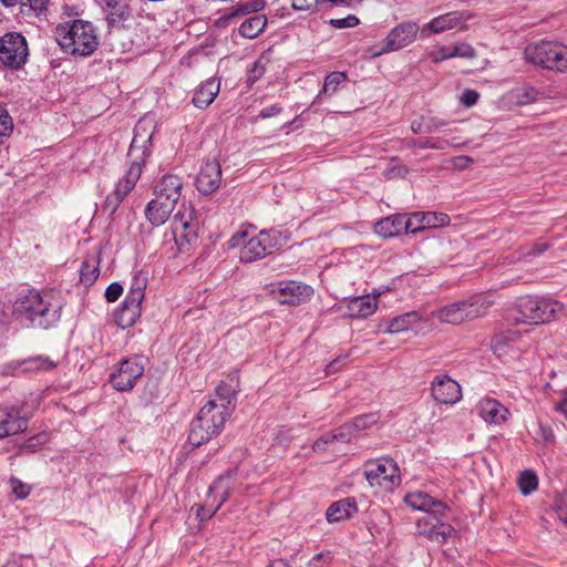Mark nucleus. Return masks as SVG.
Returning a JSON list of instances; mask_svg holds the SVG:
<instances>
[{"instance_id": "f257e3e1", "label": "nucleus", "mask_w": 567, "mask_h": 567, "mask_svg": "<svg viewBox=\"0 0 567 567\" xmlns=\"http://www.w3.org/2000/svg\"><path fill=\"white\" fill-rule=\"evenodd\" d=\"M55 37L61 50L71 55L90 56L100 45L95 27L82 19L59 24Z\"/></svg>"}, {"instance_id": "f03ea898", "label": "nucleus", "mask_w": 567, "mask_h": 567, "mask_svg": "<svg viewBox=\"0 0 567 567\" xmlns=\"http://www.w3.org/2000/svg\"><path fill=\"white\" fill-rule=\"evenodd\" d=\"M230 414L223 404L207 402L190 423L188 433L189 444L198 447L219 435Z\"/></svg>"}, {"instance_id": "7ed1b4c3", "label": "nucleus", "mask_w": 567, "mask_h": 567, "mask_svg": "<svg viewBox=\"0 0 567 567\" xmlns=\"http://www.w3.org/2000/svg\"><path fill=\"white\" fill-rule=\"evenodd\" d=\"M494 303L495 299L492 293H481L449 303L433 312V316L443 323L460 324L486 316Z\"/></svg>"}, {"instance_id": "20e7f679", "label": "nucleus", "mask_w": 567, "mask_h": 567, "mask_svg": "<svg viewBox=\"0 0 567 567\" xmlns=\"http://www.w3.org/2000/svg\"><path fill=\"white\" fill-rule=\"evenodd\" d=\"M526 61L544 69L567 70V45L553 41H539L528 44L524 50Z\"/></svg>"}, {"instance_id": "39448f33", "label": "nucleus", "mask_w": 567, "mask_h": 567, "mask_svg": "<svg viewBox=\"0 0 567 567\" xmlns=\"http://www.w3.org/2000/svg\"><path fill=\"white\" fill-rule=\"evenodd\" d=\"M246 237L247 233L244 231L234 235L231 240L235 245L243 244L239 254L240 261L250 264L265 258L279 245L280 233L275 229L261 230L247 241H243Z\"/></svg>"}, {"instance_id": "423d86ee", "label": "nucleus", "mask_w": 567, "mask_h": 567, "mask_svg": "<svg viewBox=\"0 0 567 567\" xmlns=\"http://www.w3.org/2000/svg\"><path fill=\"white\" fill-rule=\"evenodd\" d=\"M377 421L378 417L375 414L360 415L353 419L351 423L343 424L337 430L322 435L313 443L312 450L315 452H324L328 450L336 452L337 449L334 445L337 443H349L353 439L355 432L369 429L372 424H375Z\"/></svg>"}, {"instance_id": "0eeeda50", "label": "nucleus", "mask_w": 567, "mask_h": 567, "mask_svg": "<svg viewBox=\"0 0 567 567\" xmlns=\"http://www.w3.org/2000/svg\"><path fill=\"white\" fill-rule=\"evenodd\" d=\"M523 322L546 323L563 313L564 305L550 298L525 297L518 301Z\"/></svg>"}, {"instance_id": "6e6552de", "label": "nucleus", "mask_w": 567, "mask_h": 567, "mask_svg": "<svg viewBox=\"0 0 567 567\" xmlns=\"http://www.w3.org/2000/svg\"><path fill=\"white\" fill-rule=\"evenodd\" d=\"M155 132L154 122L150 118H141L134 127V136L131 142L127 157L128 165H137L143 172V167L152 153V138Z\"/></svg>"}, {"instance_id": "1a4fd4ad", "label": "nucleus", "mask_w": 567, "mask_h": 567, "mask_svg": "<svg viewBox=\"0 0 567 567\" xmlns=\"http://www.w3.org/2000/svg\"><path fill=\"white\" fill-rule=\"evenodd\" d=\"M364 475L369 484L383 492H392L401 482L398 464L392 458H379L365 464Z\"/></svg>"}, {"instance_id": "9d476101", "label": "nucleus", "mask_w": 567, "mask_h": 567, "mask_svg": "<svg viewBox=\"0 0 567 567\" xmlns=\"http://www.w3.org/2000/svg\"><path fill=\"white\" fill-rule=\"evenodd\" d=\"M29 49L21 33L8 32L0 38V63L6 68L18 70L28 59Z\"/></svg>"}, {"instance_id": "9b49d317", "label": "nucleus", "mask_w": 567, "mask_h": 567, "mask_svg": "<svg viewBox=\"0 0 567 567\" xmlns=\"http://www.w3.org/2000/svg\"><path fill=\"white\" fill-rule=\"evenodd\" d=\"M144 374V364L137 357L120 361L114 371L110 374L112 386L121 392L131 391L138 379Z\"/></svg>"}, {"instance_id": "f8f14e48", "label": "nucleus", "mask_w": 567, "mask_h": 567, "mask_svg": "<svg viewBox=\"0 0 567 567\" xmlns=\"http://www.w3.org/2000/svg\"><path fill=\"white\" fill-rule=\"evenodd\" d=\"M419 32L421 33V28L414 21L399 23L385 37L383 48L373 52L372 56H380L406 48L416 40Z\"/></svg>"}, {"instance_id": "ddd939ff", "label": "nucleus", "mask_w": 567, "mask_h": 567, "mask_svg": "<svg viewBox=\"0 0 567 567\" xmlns=\"http://www.w3.org/2000/svg\"><path fill=\"white\" fill-rule=\"evenodd\" d=\"M172 231L174 239L181 249L196 240L198 235V223L194 217V209L190 206L183 204L178 212L173 216Z\"/></svg>"}, {"instance_id": "4468645a", "label": "nucleus", "mask_w": 567, "mask_h": 567, "mask_svg": "<svg viewBox=\"0 0 567 567\" xmlns=\"http://www.w3.org/2000/svg\"><path fill=\"white\" fill-rule=\"evenodd\" d=\"M37 306L39 309L33 317L31 327L49 329L59 322L63 303L56 295L50 291L43 292L42 300Z\"/></svg>"}, {"instance_id": "2eb2a0df", "label": "nucleus", "mask_w": 567, "mask_h": 567, "mask_svg": "<svg viewBox=\"0 0 567 567\" xmlns=\"http://www.w3.org/2000/svg\"><path fill=\"white\" fill-rule=\"evenodd\" d=\"M142 171L137 165H128L123 177L116 183L115 189L104 200V209L114 214L125 196L135 187L141 178Z\"/></svg>"}, {"instance_id": "dca6fc26", "label": "nucleus", "mask_w": 567, "mask_h": 567, "mask_svg": "<svg viewBox=\"0 0 567 567\" xmlns=\"http://www.w3.org/2000/svg\"><path fill=\"white\" fill-rule=\"evenodd\" d=\"M470 18L471 14L463 11H453L433 18L421 28V38H427L431 33H442L452 29H465Z\"/></svg>"}, {"instance_id": "f3484780", "label": "nucleus", "mask_w": 567, "mask_h": 567, "mask_svg": "<svg viewBox=\"0 0 567 567\" xmlns=\"http://www.w3.org/2000/svg\"><path fill=\"white\" fill-rule=\"evenodd\" d=\"M43 292L35 289H28L21 292L12 305V317L21 322L31 326L33 317L38 312V303L42 300Z\"/></svg>"}, {"instance_id": "a211bd4d", "label": "nucleus", "mask_w": 567, "mask_h": 567, "mask_svg": "<svg viewBox=\"0 0 567 567\" xmlns=\"http://www.w3.org/2000/svg\"><path fill=\"white\" fill-rule=\"evenodd\" d=\"M230 483L231 474L227 473L226 475L219 476L209 487V497H218V503L215 507H213L212 505L199 506L197 509V517L200 520H208L209 518H212L221 507V505L230 497Z\"/></svg>"}, {"instance_id": "6ab92c4d", "label": "nucleus", "mask_w": 567, "mask_h": 567, "mask_svg": "<svg viewBox=\"0 0 567 567\" xmlns=\"http://www.w3.org/2000/svg\"><path fill=\"white\" fill-rule=\"evenodd\" d=\"M442 516L429 515L416 522V533L430 542L443 544L454 530L450 524L440 520Z\"/></svg>"}, {"instance_id": "aec40b11", "label": "nucleus", "mask_w": 567, "mask_h": 567, "mask_svg": "<svg viewBox=\"0 0 567 567\" xmlns=\"http://www.w3.org/2000/svg\"><path fill=\"white\" fill-rule=\"evenodd\" d=\"M433 399L441 404H454L462 398L460 384L446 374L436 375L431 383Z\"/></svg>"}, {"instance_id": "412c9836", "label": "nucleus", "mask_w": 567, "mask_h": 567, "mask_svg": "<svg viewBox=\"0 0 567 567\" xmlns=\"http://www.w3.org/2000/svg\"><path fill=\"white\" fill-rule=\"evenodd\" d=\"M280 303L284 305H299L311 298L313 289L298 281H281L278 284V289L274 290Z\"/></svg>"}, {"instance_id": "4be33fe9", "label": "nucleus", "mask_w": 567, "mask_h": 567, "mask_svg": "<svg viewBox=\"0 0 567 567\" xmlns=\"http://www.w3.org/2000/svg\"><path fill=\"white\" fill-rule=\"evenodd\" d=\"M27 426L28 421L21 415L19 408L0 405V439L22 433Z\"/></svg>"}, {"instance_id": "5701e85b", "label": "nucleus", "mask_w": 567, "mask_h": 567, "mask_svg": "<svg viewBox=\"0 0 567 567\" xmlns=\"http://www.w3.org/2000/svg\"><path fill=\"white\" fill-rule=\"evenodd\" d=\"M142 313V302L140 297V289L133 290L125 296L115 313V320L122 329L132 327Z\"/></svg>"}, {"instance_id": "b1692460", "label": "nucleus", "mask_w": 567, "mask_h": 567, "mask_svg": "<svg viewBox=\"0 0 567 567\" xmlns=\"http://www.w3.org/2000/svg\"><path fill=\"white\" fill-rule=\"evenodd\" d=\"M478 415L489 425H502L511 417L509 410L494 398L485 396L476 405Z\"/></svg>"}, {"instance_id": "393cba45", "label": "nucleus", "mask_w": 567, "mask_h": 567, "mask_svg": "<svg viewBox=\"0 0 567 567\" xmlns=\"http://www.w3.org/2000/svg\"><path fill=\"white\" fill-rule=\"evenodd\" d=\"M426 56L437 64L453 58L473 59L476 56V51L470 43L456 42L450 45H436L426 53Z\"/></svg>"}, {"instance_id": "a878e982", "label": "nucleus", "mask_w": 567, "mask_h": 567, "mask_svg": "<svg viewBox=\"0 0 567 567\" xmlns=\"http://www.w3.org/2000/svg\"><path fill=\"white\" fill-rule=\"evenodd\" d=\"M405 504L414 511L425 512L429 515L445 516L449 511L442 501L432 498L429 494L417 491L404 497Z\"/></svg>"}, {"instance_id": "bb28decb", "label": "nucleus", "mask_w": 567, "mask_h": 567, "mask_svg": "<svg viewBox=\"0 0 567 567\" xmlns=\"http://www.w3.org/2000/svg\"><path fill=\"white\" fill-rule=\"evenodd\" d=\"M221 183V168L218 161L206 162L196 178V186L199 193L209 195L216 192Z\"/></svg>"}, {"instance_id": "cd10ccee", "label": "nucleus", "mask_w": 567, "mask_h": 567, "mask_svg": "<svg viewBox=\"0 0 567 567\" xmlns=\"http://www.w3.org/2000/svg\"><path fill=\"white\" fill-rule=\"evenodd\" d=\"M54 368L55 363L49 357L35 355L8 363L3 373L16 375L20 372L49 371Z\"/></svg>"}, {"instance_id": "c85d7f7f", "label": "nucleus", "mask_w": 567, "mask_h": 567, "mask_svg": "<svg viewBox=\"0 0 567 567\" xmlns=\"http://www.w3.org/2000/svg\"><path fill=\"white\" fill-rule=\"evenodd\" d=\"M183 183L179 176L174 174L164 175L154 186L156 198L171 202L176 205L182 195Z\"/></svg>"}, {"instance_id": "c756f323", "label": "nucleus", "mask_w": 567, "mask_h": 567, "mask_svg": "<svg viewBox=\"0 0 567 567\" xmlns=\"http://www.w3.org/2000/svg\"><path fill=\"white\" fill-rule=\"evenodd\" d=\"M379 295H364L347 301V313L351 318H367L378 309Z\"/></svg>"}, {"instance_id": "7c9ffc66", "label": "nucleus", "mask_w": 567, "mask_h": 567, "mask_svg": "<svg viewBox=\"0 0 567 567\" xmlns=\"http://www.w3.org/2000/svg\"><path fill=\"white\" fill-rule=\"evenodd\" d=\"M358 512V505L354 498L346 497L333 502L326 512V518L329 523H340L353 517Z\"/></svg>"}, {"instance_id": "2f4dec72", "label": "nucleus", "mask_w": 567, "mask_h": 567, "mask_svg": "<svg viewBox=\"0 0 567 567\" xmlns=\"http://www.w3.org/2000/svg\"><path fill=\"white\" fill-rule=\"evenodd\" d=\"M175 206L176 205L171 204V202L155 197L147 204L145 208V216L152 226L158 227L166 223Z\"/></svg>"}, {"instance_id": "473e14b6", "label": "nucleus", "mask_w": 567, "mask_h": 567, "mask_svg": "<svg viewBox=\"0 0 567 567\" xmlns=\"http://www.w3.org/2000/svg\"><path fill=\"white\" fill-rule=\"evenodd\" d=\"M374 231L384 238L406 234L404 226V214H395L380 219L374 225Z\"/></svg>"}, {"instance_id": "72a5a7b5", "label": "nucleus", "mask_w": 567, "mask_h": 567, "mask_svg": "<svg viewBox=\"0 0 567 567\" xmlns=\"http://www.w3.org/2000/svg\"><path fill=\"white\" fill-rule=\"evenodd\" d=\"M220 83L216 79L205 81L194 93L193 104L200 110L210 105L219 93Z\"/></svg>"}, {"instance_id": "f704fd0d", "label": "nucleus", "mask_w": 567, "mask_h": 567, "mask_svg": "<svg viewBox=\"0 0 567 567\" xmlns=\"http://www.w3.org/2000/svg\"><path fill=\"white\" fill-rule=\"evenodd\" d=\"M104 12L109 25L112 28L123 25L131 16V9L127 2H106Z\"/></svg>"}, {"instance_id": "c9c22d12", "label": "nucleus", "mask_w": 567, "mask_h": 567, "mask_svg": "<svg viewBox=\"0 0 567 567\" xmlns=\"http://www.w3.org/2000/svg\"><path fill=\"white\" fill-rule=\"evenodd\" d=\"M347 81V74L343 72H331L328 74L324 79L322 90L319 92V94L315 97L312 104L315 103H321L324 95H332L338 90L339 86Z\"/></svg>"}, {"instance_id": "e433bc0d", "label": "nucleus", "mask_w": 567, "mask_h": 567, "mask_svg": "<svg viewBox=\"0 0 567 567\" xmlns=\"http://www.w3.org/2000/svg\"><path fill=\"white\" fill-rule=\"evenodd\" d=\"M235 396L236 395L234 389L229 384L221 382L217 385L214 396L207 402L214 404H223L228 413H231L235 408Z\"/></svg>"}, {"instance_id": "4c0bfd02", "label": "nucleus", "mask_w": 567, "mask_h": 567, "mask_svg": "<svg viewBox=\"0 0 567 567\" xmlns=\"http://www.w3.org/2000/svg\"><path fill=\"white\" fill-rule=\"evenodd\" d=\"M404 147H419L421 150L443 151L450 146V142L442 137H427L424 140L404 138L402 140Z\"/></svg>"}, {"instance_id": "58836bf2", "label": "nucleus", "mask_w": 567, "mask_h": 567, "mask_svg": "<svg viewBox=\"0 0 567 567\" xmlns=\"http://www.w3.org/2000/svg\"><path fill=\"white\" fill-rule=\"evenodd\" d=\"M419 319L416 312H408L390 320L384 329L388 333H399L414 328L415 321Z\"/></svg>"}, {"instance_id": "ea45409f", "label": "nucleus", "mask_w": 567, "mask_h": 567, "mask_svg": "<svg viewBox=\"0 0 567 567\" xmlns=\"http://www.w3.org/2000/svg\"><path fill=\"white\" fill-rule=\"evenodd\" d=\"M266 2H247L233 9L230 13L224 14L217 20V25L225 27L231 20L249 12H258L265 8Z\"/></svg>"}, {"instance_id": "a19ab883", "label": "nucleus", "mask_w": 567, "mask_h": 567, "mask_svg": "<svg viewBox=\"0 0 567 567\" xmlns=\"http://www.w3.org/2000/svg\"><path fill=\"white\" fill-rule=\"evenodd\" d=\"M266 25L265 16H254L240 24L239 32L244 38L254 39L264 31Z\"/></svg>"}, {"instance_id": "79ce46f5", "label": "nucleus", "mask_w": 567, "mask_h": 567, "mask_svg": "<svg viewBox=\"0 0 567 567\" xmlns=\"http://www.w3.org/2000/svg\"><path fill=\"white\" fill-rule=\"evenodd\" d=\"M99 274V262L95 258L86 259L82 262L80 269V281L86 287L92 286L96 281Z\"/></svg>"}, {"instance_id": "37998d69", "label": "nucleus", "mask_w": 567, "mask_h": 567, "mask_svg": "<svg viewBox=\"0 0 567 567\" xmlns=\"http://www.w3.org/2000/svg\"><path fill=\"white\" fill-rule=\"evenodd\" d=\"M517 485H518L520 493L523 495L527 496L537 489L538 477L534 471L525 470L519 474V476L517 478Z\"/></svg>"}, {"instance_id": "c03bdc74", "label": "nucleus", "mask_w": 567, "mask_h": 567, "mask_svg": "<svg viewBox=\"0 0 567 567\" xmlns=\"http://www.w3.org/2000/svg\"><path fill=\"white\" fill-rule=\"evenodd\" d=\"M421 219L423 221L424 229L444 227L451 221L449 215L436 212H422Z\"/></svg>"}, {"instance_id": "a18cd8bd", "label": "nucleus", "mask_w": 567, "mask_h": 567, "mask_svg": "<svg viewBox=\"0 0 567 567\" xmlns=\"http://www.w3.org/2000/svg\"><path fill=\"white\" fill-rule=\"evenodd\" d=\"M6 7H13L18 2H2ZM48 2H19L20 12L28 17H38L47 10Z\"/></svg>"}, {"instance_id": "49530a36", "label": "nucleus", "mask_w": 567, "mask_h": 567, "mask_svg": "<svg viewBox=\"0 0 567 567\" xmlns=\"http://www.w3.org/2000/svg\"><path fill=\"white\" fill-rule=\"evenodd\" d=\"M514 97L519 105H526L538 100L539 92L529 85L522 86L514 91Z\"/></svg>"}, {"instance_id": "de8ad7c7", "label": "nucleus", "mask_w": 567, "mask_h": 567, "mask_svg": "<svg viewBox=\"0 0 567 567\" xmlns=\"http://www.w3.org/2000/svg\"><path fill=\"white\" fill-rule=\"evenodd\" d=\"M12 130V117L10 116L7 109L0 104V145L3 143V138L11 134Z\"/></svg>"}, {"instance_id": "09e8293b", "label": "nucleus", "mask_w": 567, "mask_h": 567, "mask_svg": "<svg viewBox=\"0 0 567 567\" xmlns=\"http://www.w3.org/2000/svg\"><path fill=\"white\" fill-rule=\"evenodd\" d=\"M422 212H414L410 216L404 215V226L406 233L415 234L424 230L423 221L421 219Z\"/></svg>"}, {"instance_id": "8fccbe9b", "label": "nucleus", "mask_w": 567, "mask_h": 567, "mask_svg": "<svg viewBox=\"0 0 567 567\" xmlns=\"http://www.w3.org/2000/svg\"><path fill=\"white\" fill-rule=\"evenodd\" d=\"M557 517L567 525V491L560 494L555 502Z\"/></svg>"}, {"instance_id": "3c124183", "label": "nucleus", "mask_w": 567, "mask_h": 567, "mask_svg": "<svg viewBox=\"0 0 567 567\" xmlns=\"http://www.w3.org/2000/svg\"><path fill=\"white\" fill-rule=\"evenodd\" d=\"M330 25L337 29H347V28H353L359 24V19L349 14L346 18L340 19H331L329 21Z\"/></svg>"}, {"instance_id": "603ef678", "label": "nucleus", "mask_w": 567, "mask_h": 567, "mask_svg": "<svg viewBox=\"0 0 567 567\" xmlns=\"http://www.w3.org/2000/svg\"><path fill=\"white\" fill-rule=\"evenodd\" d=\"M10 484H11V487H12V492L20 499H23V498L28 497V495L30 494V491H31L30 486L24 484V483H22L18 478H12L10 481Z\"/></svg>"}, {"instance_id": "864d4df0", "label": "nucleus", "mask_w": 567, "mask_h": 567, "mask_svg": "<svg viewBox=\"0 0 567 567\" xmlns=\"http://www.w3.org/2000/svg\"><path fill=\"white\" fill-rule=\"evenodd\" d=\"M122 293H123L122 285L120 282L115 281L107 286V288L105 289L104 296L109 302H115L121 297Z\"/></svg>"}, {"instance_id": "5fc2aeb1", "label": "nucleus", "mask_w": 567, "mask_h": 567, "mask_svg": "<svg viewBox=\"0 0 567 567\" xmlns=\"http://www.w3.org/2000/svg\"><path fill=\"white\" fill-rule=\"evenodd\" d=\"M265 73V66L260 62V60H257L254 62L251 69L248 73V82L250 84L255 83L257 80H259Z\"/></svg>"}, {"instance_id": "6e6d98bb", "label": "nucleus", "mask_w": 567, "mask_h": 567, "mask_svg": "<svg viewBox=\"0 0 567 567\" xmlns=\"http://www.w3.org/2000/svg\"><path fill=\"white\" fill-rule=\"evenodd\" d=\"M409 173V168L405 165H395L384 171V176L389 179L396 177H405Z\"/></svg>"}, {"instance_id": "4d7b16f0", "label": "nucleus", "mask_w": 567, "mask_h": 567, "mask_svg": "<svg viewBox=\"0 0 567 567\" xmlns=\"http://www.w3.org/2000/svg\"><path fill=\"white\" fill-rule=\"evenodd\" d=\"M478 97L480 95L475 90L467 89L462 93L460 101L463 105L471 107L476 104Z\"/></svg>"}, {"instance_id": "13d9d810", "label": "nucleus", "mask_w": 567, "mask_h": 567, "mask_svg": "<svg viewBox=\"0 0 567 567\" xmlns=\"http://www.w3.org/2000/svg\"><path fill=\"white\" fill-rule=\"evenodd\" d=\"M281 111H282V107L280 104H277V103L271 104V105L266 106L262 110H260L258 117L261 120L270 118L272 116L280 114Z\"/></svg>"}, {"instance_id": "bf43d9fd", "label": "nucleus", "mask_w": 567, "mask_h": 567, "mask_svg": "<svg viewBox=\"0 0 567 567\" xmlns=\"http://www.w3.org/2000/svg\"><path fill=\"white\" fill-rule=\"evenodd\" d=\"M537 440L542 441L544 444L550 443L554 441V432L550 426L539 425Z\"/></svg>"}, {"instance_id": "052dcab7", "label": "nucleus", "mask_w": 567, "mask_h": 567, "mask_svg": "<svg viewBox=\"0 0 567 567\" xmlns=\"http://www.w3.org/2000/svg\"><path fill=\"white\" fill-rule=\"evenodd\" d=\"M145 288L146 280L144 278H141L140 276H134L127 293H131L133 290L140 289V297L142 302L145 295Z\"/></svg>"}, {"instance_id": "680f3d73", "label": "nucleus", "mask_w": 567, "mask_h": 567, "mask_svg": "<svg viewBox=\"0 0 567 567\" xmlns=\"http://www.w3.org/2000/svg\"><path fill=\"white\" fill-rule=\"evenodd\" d=\"M446 125L444 120L440 118H431L425 123L424 133L431 134L434 133Z\"/></svg>"}, {"instance_id": "e2e57ef3", "label": "nucleus", "mask_w": 567, "mask_h": 567, "mask_svg": "<svg viewBox=\"0 0 567 567\" xmlns=\"http://www.w3.org/2000/svg\"><path fill=\"white\" fill-rule=\"evenodd\" d=\"M313 2H291V8L296 11H310L315 9Z\"/></svg>"}, {"instance_id": "0e129e2a", "label": "nucleus", "mask_w": 567, "mask_h": 567, "mask_svg": "<svg viewBox=\"0 0 567 567\" xmlns=\"http://www.w3.org/2000/svg\"><path fill=\"white\" fill-rule=\"evenodd\" d=\"M344 359H341V358H337L334 359L333 361H331L327 368H326V372L327 374H333L336 373L337 371L340 370L341 368V364L343 362Z\"/></svg>"}, {"instance_id": "69168bd1", "label": "nucleus", "mask_w": 567, "mask_h": 567, "mask_svg": "<svg viewBox=\"0 0 567 567\" xmlns=\"http://www.w3.org/2000/svg\"><path fill=\"white\" fill-rule=\"evenodd\" d=\"M556 410L567 416V388L563 391L561 400L556 404Z\"/></svg>"}, {"instance_id": "338daca9", "label": "nucleus", "mask_w": 567, "mask_h": 567, "mask_svg": "<svg viewBox=\"0 0 567 567\" xmlns=\"http://www.w3.org/2000/svg\"><path fill=\"white\" fill-rule=\"evenodd\" d=\"M548 249V245L546 243H535L532 247V250L527 252V255H540Z\"/></svg>"}, {"instance_id": "774afa93", "label": "nucleus", "mask_w": 567, "mask_h": 567, "mask_svg": "<svg viewBox=\"0 0 567 567\" xmlns=\"http://www.w3.org/2000/svg\"><path fill=\"white\" fill-rule=\"evenodd\" d=\"M424 127H425V124H423L422 122L420 121H413L411 123V131L414 133V134H420V133H424Z\"/></svg>"}]
</instances>
